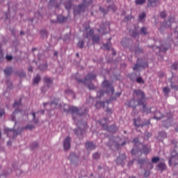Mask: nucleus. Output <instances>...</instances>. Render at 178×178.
Masks as SVG:
<instances>
[{
	"mask_svg": "<svg viewBox=\"0 0 178 178\" xmlns=\"http://www.w3.org/2000/svg\"><path fill=\"white\" fill-rule=\"evenodd\" d=\"M145 95L144 92L140 90H134V99L128 104L129 106L136 108L137 105H142L143 111H145Z\"/></svg>",
	"mask_w": 178,
	"mask_h": 178,
	"instance_id": "obj_1",
	"label": "nucleus"
},
{
	"mask_svg": "<svg viewBox=\"0 0 178 178\" xmlns=\"http://www.w3.org/2000/svg\"><path fill=\"white\" fill-rule=\"evenodd\" d=\"M95 77H97L95 76V74H89L85 78L84 83H85V84H86V86H88V88L90 90H94L95 88V86H94V84H92V83H90V81H91V80L95 79Z\"/></svg>",
	"mask_w": 178,
	"mask_h": 178,
	"instance_id": "obj_2",
	"label": "nucleus"
},
{
	"mask_svg": "<svg viewBox=\"0 0 178 178\" xmlns=\"http://www.w3.org/2000/svg\"><path fill=\"white\" fill-rule=\"evenodd\" d=\"M64 111L65 112H69V111L70 112H72V113H76V115H83V113H81V109H79L77 108V107H74V106H69V105L65 104L64 105Z\"/></svg>",
	"mask_w": 178,
	"mask_h": 178,
	"instance_id": "obj_3",
	"label": "nucleus"
},
{
	"mask_svg": "<svg viewBox=\"0 0 178 178\" xmlns=\"http://www.w3.org/2000/svg\"><path fill=\"white\" fill-rule=\"evenodd\" d=\"M92 3V0H83V3L78 7V12H84L86 8H88Z\"/></svg>",
	"mask_w": 178,
	"mask_h": 178,
	"instance_id": "obj_4",
	"label": "nucleus"
},
{
	"mask_svg": "<svg viewBox=\"0 0 178 178\" xmlns=\"http://www.w3.org/2000/svg\"><path fill=\"white\" fill-rule=\"evenodd\" d=\"M4 131L7 134L8 137H11V138H15L17 136V131L15 130L5 129Z\"/></svg>",
	"mask_w": 178,
	"mask_h": 178,
	"instance_id": "obj_5",
	"label": "nucleus"
},
{
	"mask_svg": "<svg viewBox=\"0 0 178 178\" xmlns=\"http://www.w3.org/2000/svg\"><path fill=\"white\" fill-rule=\"evenodd\" d=\"M169 163L170 165H173L174 166L178 165V154H176L175 156H172L171 158L169 159Z\"/></svg>",
	"mask_w": 178,
	"mask_h": 178,
	"instance_id": "obj_6",
	"label": "nucleus"
},
{
	"mask_svg": "<svg viewBox=\"0 0 178 178\" xmlns=\"http://www.w3.org/2000/svg\"><path fill=\"white\" fill-rule=\"evenodd\" d=\"M70 141H71V139L69 137H67L65 139L63 146H64V149L65 151H69V149H70Z\"/></svg>",
	"mask_w": 178,
	"mask_h": 178,
	"instance_id": "obj_7",
	"label": "nucleus"
},
{
	"mask_svg": "<svg viewBox=\"0 0 178 178\" xmlns=\"http://www.w3.org/2000/svg\"><path fill=\"white\" fill-rule=\"evenodd\" d=\"M47 105H49V106H51V108H52L53 109L54 108H59L61 106L59 103H56V102H51L50 104L49 103H44V108H45V106H47Z\"/></svg>",
	"mask_w": 178,
	"mask_h": 178,
	"instance_id": "obj_8",
	"label": "nucleus"
},
{
	"mask_svg": "<svg viewBox=\"0 0 178 178\" xmlns=\"http://www.w3.org/2000/svg\"><path fill=\"white\" fill-rule=\"evenodd\" d=\"M157 5H159V0H148L147 1V6L155 7Z\"/></svg>",
	"mask_w": 178,
	"mask_h": 178,
	"instance_id": "obj_9",
	"label": "nucleus"
},
{
	"mask_svg": "<svg viewBox=\"0 0 178 178\" xmlns=\"http://www.w3.org/2000/svg\"><path fill=\"white\" fill-rule=\"evenodd\" d=\"M102 85H103L104 87H106V88H109V90H110V91H111V92H113V88L112 87V86L111 85L109 81H104L103 82Z\"/></svg>",
	"mask_w": 178,
	"mask_h": 178,
	"instance_id": "obj_10",
	"label": "nucleus"
},
{
	"mask_svg": "<svg viewBox=\"0 0 178 178\" xmlns=\"http://www.w3.org/2000/svg\"><path fill=\"white\" fill-rule=\"evenodd\" d=\"M96 147L97 146L92 142H88L86 144V148H87V149H95Z\"/></svg>",
	"mask_w": 178,
	"mask_h": 178,
	"instance_id": "obj_11",
	"label": "nucleus"
},
{
	"mask_svg": "<svg viewBox=\"0 0 178 178\" xmlns=\"http://www.w3.org/2000/svg\"><path fill=\"white\" fill-rule=\"evenodd\" d=\"M106 29H109V26L103 24L102 26L99 29V33H102V34H106Z\"/></svg>",
	"mask_w": 178,
	"mask_h": 178,
	"instance_id": "obj_12",
	"label": "nucleus"
},
{
	"mask_svg": "<svg viewBox=\"0 0 178 178\" xmlns=\"http://www.w3.org/2000/svg\"><path fill=\"white\" fill-rule=\"evenodd\" d=\"M14 108H15V111L14 113H16L17 112H20V110H19V108L22 106V104H20V99L19 102H15L13 105Z\"/></svg>",
	"mask_w": 178,
	"mask_h": 178,
	"instance_id": "obj_13",
	"label": "nucleus"
},
{
	"mask_svg": "<svg viewBox=\"0 0 178 178\" xmlns=\"http://www.w3.org/2000/svg\"><path fill=\"white\" fill-rule=\"evenodd\" d=\"M57 19L60 23H63V22H66V20H67V18L63 17V15H58Z\"/></svg>",
	"mask_w": 178,
	"mask_h": 178,
	"instance_id": "obj_14",
	"label": "nucleus"
},
{
	"mask_svg": "<svg viewBox=\"0 0 178 178\" xmlns=\"http://www.w3.org/2000/svg\"><path fill=\"white\" fill-rule=\"evenodd\" d=\"M64 6L65 7V9H67L69 10V9L72 8V1L69 0L68 1H66L64 3Z\"/></svg>",
	"mask_w": 178,
	"mask_h": 178,
	"instance_id": "obj_15",
	"label": "nucleus"
},
{
	"mask_svg": "<svg viewBox=\"0 0 178 178\" xmlns=\"http://www.w3.org/2000/svg\"><path fill=\"white\" fill-rule=\"evenodd\" d=\"M158 168L160 170H165V169H166V165H165L163 163H160L158 165Z\"/></svg>",
	"mask_w": 178,
	"mask_h": 178,
	"instance_id": "obj_16",
	"label": "nucleus"
},
{
	"mask_svg": "<svg viewBox=\"0 0 178 178\" xmlns=\"http://www.w3.org/2000/svg\"><path fill=\"white\" fill-rule=\"evenodd\" d=\"M104 106H105L104 102H97L96 103V108H104Z\"/></svg>",
	"mask_w": 178,
	"mask_h": 178,
	"instance_id": "obj_17",
	"label": "nucleus"
},
{
	"mask_svg": "<svg viewBox=\"0 0 178 178\" xmlns=\"http://www.w3.org/2000/svg\"><path fill=\"white\" fill-rule=\"evenodd\" d=\"M93 42H99V35H94L92 38Z\"/></svg>",
	"mask_w": 178,
	"mask_h": 178,
	"instance_id": "obj_18",
	"label": "nucleus"
},
{
	"mask_svg": "<svg viewBox=\"0 0 178 178\" xmlns=\"http://www.w3.org/2000/svg\"><path fill=\"white\" fill-rule=\"evenodd\" d=\"M162 118H163V115H162L159 112L156 113V114L154 115L155 119L159 120V119H162Z\"/></svg>",
	"mask_w": 178,
	"mask_h": 178,
	"instance_id": "obj_19",
	"label": "nucleus"
},
{
	"mask_svg": "<svg viewBox=\"0 0 178 178\" xmlns=\"http://www.w3.org/2000/svg\"><path fill=\"white\" fill-rule=\"evenodd\" d=\"M163 92H164L165 95H168V94H169V92H170V88H169V87L163 88Z\"/></svg>",
	"mask_w": 178,
	"mask_h": 178,
	"instance_id": "obj_20",
	"label": "nucleus"
},
{
	"mask_svg": "<svg viewBox=\"0 0 178 178\" xmlns=\"http://www.w3.org/2000/svg\"><path fill=\"white\" fill-rule=\"evenodd\" d=\"M41 80V78L40 77V75H37L35 78L33 79L34 84H38Z\"/></svg>",
	"mask_w": 178,
	"mask_h": 178,
	"instance_id": "obj_21",
	"label": "nucleus"
},
{
	"mask_svg": "<svg viewBox=\"0 0 178 178\" xmlns=\"http://www.w3.org/2000/svg\"><path fill=\"white\" fill-rule=\"evenodd\" d=\"M5 74L9 76L12 73V68L9 67L4 70Z\"/></svg>",
	"mask_w": 178,
	"mask_h": 178,
	"instance_id": "obj_22",
	"label": "nucleus"
},
{
	"mask_svg": "<svg viewBox=\"0 0 178 178\" xmlns=\"http://www.w3.org/2000/svg\"><path fill=\"white\" fill-rule=\"evenodd\" d=\"M83 131L80 128H78L77 130H75V133H76V136H81V134H83Z\"/></svg>",
	"mask_w": 178,
	"mask_h": 178,
	"instance_id": "obj_23",
	"label": "nucleus"
},
{
	"mask_svg": "<svg viewBox=\"0 0 178 178\" xmlns=\"http://www.w3.org/2000/svg\"><path fill=\"white\" fill-rule=\"evenodd\" d=\"M145 17V13H142L141 14L139 15V21L143 22Z\"/></svg>",
	"mask_w": 178,
	"mask_h": 178,
	"instance_id": "obj_24",
	"label": "nucleus"
},
{
	"mask_svg": "<svg viewBox=\"0 0 178 178\" xmlns=\"http://www.w3.org/2000/svg\"><path fill=\"white\" fill-rule=\"evenodd\" d=\"M44 83H46V84H51V83H52V80L51 78L46 76L44 77Z\"/></svg>",
	"mask_w": 178,
	"mask_h": 178,
	"instance_id": "obj_25",
	"label": "nucleus"
},
{
	"mask_svg": "<svg viewBox=\"0 0 178 178\" xmlns=\"http://www.w3.org/2000/svg\"><path fill=\"white\" fill-rule=\"evenodd\" d=\"M146 0H136V5H143L145 3Z\"/></svg>",
	"mask_w": 178,
	"mask_h": 178,
	"instance_id": "obj_26",
	"label": "nucleus"
},
{
	"mask_svg": "<svg viewBox=\"0 0 178 178\" xmlns=\"http://www.w3.org/2000/svg\"><path fill=\"white\" fill-rule=\"evenodd\" d=\"M94 34V30L90 29L89 32L86 34V38H88L89 37H91Z\"/></svg>",
	"mask_w": 178,
	"mask_h": 178,
	"instance_id": "obj_27",
	"label": "nucleus"
},
{
	"mask_svg": "<svg viewBox=\"0 0 178 178\" xmlns=\"http://www.w3.org/2000/svg\"><path fill=\"white\" fill-rule=\"evenodd\" d=\"M152 162L153 163H157V162H159V156H157V157H153V158L152 159Z\"/></svg>",
	"mask_w": 178,
	"mask_h": 178,
	"instance_id": "obj_28",
	"label": "nucleus"
},
{
	"mask_svg": "<svg viewBox=\"0 0 178 178\" xmlns=\"http://www.w3.org/2000/svg\"><path fill=\"white\" fill-rule=\"evenodd\" d=\"M78 47L79 48H83V47H84V41L83 40H80L78 43Z\"/></svg>",
	"mask_w": 178,
	"mask_h": 178,
	"instance_id": "obj_29",
	"label": "nucleus"
},
{
	"mask_svg": "<svg viewBox=\"0 0 178 178\" xmlns=\"http://www.w3.org/2000/svg\"><path fill=\"white\" fill-rule=\"evenodd\" d=\"M172 69H174V70H177L178 69V63H175L172 65Z\"/></svg>",
	"mask_w": 178,
	"mask_h": 178,
	"instance_id": "obj_30",
	"label": "nucleus"
},
{
	"mask_svg": "<svg viewBox=\"0 0 178 178\" xmlns=\"http://www.w3.org/2000/svg\"><path fill=\"white\" fill-rule=\"evenodd\" d=\"M40 33L44 35V37H47L48 35V31H47L46 30L40 31Z\"/></svg>",
	"mask_w": 178,
	"mask_h": 178,
	"instance_id": "obj_31",
	"label": "nucleus"
},
{
	"mask_svg": "<svg viewBox=\"0 0 178 178\" xmlns=\"http://www.w3.org/2000/svg\"><path fill=\"white\" fill-rule=\"evenodd\" d=\"M171 88H173L174 90H178V86L175 85V83H171Z\"/></svg>",
	"mask_w": 178,
	"mask_h": 178,
	"instance_id": "obj_32",
	"label": "nucleus"
},
{
	"mask_svg": "<svg viewBox=\"0 0 178 178\" xmlns=\"http://www.w3.org/2000/svg\"><path fill=\"white\" fill-rule=\"evenodd\" d=\"M104 47L106 49H111V44L109 43L104 44Z\"/></svg>",
	"mask_w": 178,
	"mask_h": 178,
	"instance_id": "obj_33",
	"label": "nucleus"
},
{
	"mask_svg": "<svg viewBox=\"0 0 178 178\" xmlns=\"http://www.w3.org/2000/svg\"><path fill=\"white\" fill-rule=\"evenodd\" d=\"M161 17H162L163 19H165V17H166V13L165 11L161 12L160 14Z\"/></svg>",
	"mask_w": 178,
	"mask_h": 178,
	"instance_id": "obj_34",
	"label": "nucleus"
},
{
	"mask_svg": "<svg viewBox=\"0 0 178 178\" xmlns=\"http://www.w3.org/2000/svg\"><path fill=\"white\" fill-rule=\"evenodd\" d=\"M140 33H142V34H147V29L145 28H142L140 29Z\"/></svg>",
	"mask_w": 178,
	"mask_h": 178,
	"instance_id": "obj_35",
	"label": "nucleus"
},
{
	"mask_svg": "<svg viewBox=\"0 0 178 178\" xmlns=\"http://www.w3.org/2000/svg\"><path fill=\"white\" fill-rule=\"evenodd\" d=\"M136 81H137V83H144V81H143V78H141V77L137 78Z\"/></svg>",
	"mask_w": 178,
	"mask_h": 178,
	"instance_id": "obj_36",
	"label": "nucleus"
},
{
	"mask_svg": "<svg viewBox=\"0 0 178 178\" xmlns=\"http://www.w3.org/2000/svg\"><path fill=\"white\" fill-rule=\"evenodd\" d=\"M5 115V110L4 109H0V118H2Z\"/></svg>",
	"mask_w": 178,
	"mask_h": 178,
	"instance_id": "obj_37",
	"label": "nucleus"
},
{
	"mask_svg": "<svg viewBox=\"0 0 178 178\" xmlns=\"http://www.w3.org/2000/svg\"><path fill=\"white\" fill-rule=\"evenodd\" d=\"M93 158H94V159H98V158H99V153L94 154Z\"/></svg>",
	"mask_w": 178,
	"mask_h": 178,
	"instance_id": "obj_38",
	"label": "nucleus"
},
{
	"mask_svg": "<svg viewBox=\"0 0 178 178\" xmlns=\"http://www.w3.org/2000/svg\"><path fill=\"white\" fill-rule=\"evenodd\" d=\"M25 129H27L29 130H31L32 129H34V126L33 125H27Z\"/></svg>",
	"mask_w": 178,
	"mask_h": 178,
	"instance_id": "obj_39",
	"label": "nucleus"
},
{
	"mask_svg": "<svg viewBox=\"0 0 178 178\" xmlns=\"http://www.w3.org/2000/svg\"><path fill=\"white\" fill-rule=\"evenodd\" d=\"M32 115L33 116V120H34L35 123H38V120H35V115H37V113H33Z\"/></svg>",
	"mask_w": 178,
	"mask_h": 178,
	"instance_id": "obj_40",
	"label": "nucleus"
},
{
	"mask_svg": "<svg viewBox=\"0 0 178 178\" xmlns=\"http://www.w3.org/2000/svg\"><path fill=\"white\" fill-rule=\"evenodd\" d=\"M143 151L145 154H148L151 150L149 149V148H144Z\"/></svg>",
	"mask_w": 178,
	"mask_h": 178,
	"instance_id": "obj_41",
	"label": "nucleus"
},
{
	"mask_svg": "<svg viewBox=\"0 0 178 178\" xmlns=\"http://www.w3.org/2000/svg\"><path fill=\"white\" fill-rule=\"evenodd\" d=\"M65 92L67 94H73V91L72 90H70V89L65 90Z\"/></svg>",
	"mask_w": 178,
	"mask_h": 178,
	"instance_id": "obj_42",
	"label": "nucleus"
},
{
	"mask_svg": "<svg viewBox=\"0 0 178 178\" xmlns=\"http://www.w3.org/2000/svg\"><path fill=\"white\" fill-rule=\"evenodd\" d=\"M13 58V57L12 56H6L7 60H12Z\"/></svg>",
	"mask_w": 178,
	"mask_h": 178,
	"instance_id": "obj_43",
	"label": "nucleus"
},
{
	"mask_svg": "<svg viewBox=\"0 0 178 178\" xmlns=\"http://www.w3.org/2000/svg\"><path fill=\"white\" fill-rule=\"evenodd\" d=\"M109 9H112V10L115 12V10H116V6H112L109 8Z\"/></svg>",
	"mask_w": 178,
	"mask_h": 178,
	"instance_id": "obj_44",
	"label": "nucleus"
},
{
	"mask_svg": "<svg viewBox=\"0 0 178 178\" xmlns=\"http://www.w3.org/2000/svg\"><path fill=\"white\" fill-rule=\"evenodd\" d=\"M58 0H50L51 5H55V2H57Z\"/></svg>",
	"mask_w": 178,
	"mask_h": 178,
	"instance_id": "obj_45",
	"label": "nucleus"
},
{
	"mask_svg": "<svg viewBox=\"0 0 178 178\" xmlns=\"http://www.w3.org/2000/svg\"><path fill=\"white\" fill-rule=\"evenodd\" d=\"M139 67H140V65H138V64H136L134 66V70H137V69H138Z\"/></svg>",
	"mask_w": 178,
	"mask_h": 178,
	"instance_id": "obj_46",
	"label": "nucleus"
},
{
	"mask_svg": "<svg viewBox=\"0 0 178 178\" xmlns=\"http://www.w3.org/2000/svg\"><path fill=\"white\" fill-rule=\"evenodd\" d=\"M2 52V45L0 44V54Z\"/></svg>",
	"mask_w": 178,
	"mask_h": 178,
	"instance_id": "obj_47",
	"label": "nucleus"
},
{
	"mask_svg": "<svg viewBox=\"0 0 178 178\" xmlns=\"http://www.w3.org/2000/svg\"><path fill=\"white\" fill-rule=\"evenodd\" d=\"M107 112H110V113H112V109H108Z\"/></svg>",
	"mask_w": 178,
	"mask_h": 178,
	"instance_id": "obj_48",
	"label": "nucleus"
},
{
	"mask_svg": "<svg viewBox=\"0 0 178 178\" xmlns=\"http://www.w3.org/2000/svg\"><path fill=\"white\" fill-rule=\"evenodd\" d=\"M99 94H100V95H103V94H104V92H102V91H100V92H99Z\"/></svg>",
	"mask_w": 178,
	"mask_h": 178,
	"instance_id": "obj_49",
	"label": "nucleus"
},
{
	"mask_svg": "<svg viewBox=\"0 0 178 178\" xmlns=\"http://www.w3.org/2000/svg\"><path fill=\"white\" fill-rule=\"evenodd\" d=\"M138 141V139H134V143H136Z\"/></svg>",
	"mask_w": 178,
	"mask_h": 178,
	"instance_id": "obj_50",
	"label": "nucleus"
},
{
	"mask_svg": "<svg viewBox=\"0 0 178 178\" xmlns=\"http://www.w3.org/2000/svg\"><path fill=\"white\" fill-rule=\"evenodd\" d=\"M111 129H116V127L113 125V126L111 127Z\"/></svg>",
	"mask_w": 178,
	"mask_h": 178,
	"instance_id": "obj_51",
	"label": "nucleus"
},
{
	"mask_svg": "<svg viewBox=\"0 0 178 178\" xmlns=\"http://www.w3.org/2000/svg\"><path fill=\"white\" fill-rule=\"evenodd\" d=\"M131 154H134V149H133L131 150Z\"/></svg>",
	"mask_w": 178,
	"mask_h": 178,
	"instance_id": "obj_52",
	"label": "nucleus"
},
{
	"mask_svg": "<svg viewBox=\"0 0 178 178\" xmlns=\"http://www.w3.org/2000/svg\"><path fill=\"white\" fill-rule=\"evenodd\" d=\"M88 27L89 26H88V27L86 28V31H88Z\"/></svg>",
	"mask_w": 178,
	"mask_h": 178,
	"instance_id": "obj_53",
	"label": "nucleus"
},
{
	"mask_svg": "<svg viewBox=\"0 0 178 178\" xmlns=\"http://www.w3.org/2000/svg\"><path fill=\"white\" fill-rule=\"evenodd\" d=\"M20 34H21V35L24 34V31H21V32H20Z\"/></svg>",
	"mask_w": 178,
	"mask_h": 178,
	"instance_id": "obj_54",
	"label": "nucleus"
},
{
	"mask_svg": "<svg viewBox=\"0 0 178 178\" xmlns=\"http://www.w3.org/2000/svg\"><path fill=\"white\" fill-rule=\"evenodd\" d=\"M110 131H111V133H115V131L110 129Z\"/></svg>",
	"mask_w": 178,
	"mask_h": 178,
	"instance_id": "obj_55",
	"label": "nucleus"
},
{
	"mask_svg": "<svg viewBox=\"0 0 178 178\" xmlns=\"http://www.w3.org/2000/svg\"><path fill=\"white\" fill-rule=\"evenodd\" d=\"M99 9L102 10V12H104V9L102 8H100Z\"/></svg>",
	"mask_w": 178,
	"mask_h": 178,
	"instance_id": "obj_56",
	"label": "nucleus"
},
{
	"mask_svg": "<svg viewBox=\"0 0 178 178\" xmlns=\"http://www.w3.org/2000/svg\"><path fill=\"white\" fill-rule=\"evenodd\" d=\"M29 70H30L31 72H33V68H29Z\"/></svg>",
	"mask_w": 178,
	"mask_h": 178,
	"instance_id": "obj_57",
	"label": "nucleus"
},
{
	"mask_svg": "<svg viewBox=\"0 0 178 178\" xmlns=\"http://www.w3.org/2000/svg\"><path fill=\"white\" fill-rule=\"evenodd\" d=\"M44 69H47V65H44Z\"/></svg>",
	"mask_w": 178,
	"mask_h": 178,
	"instance_id": "obj_58",
	"label": "nucleus"
},
{
	"mask_svg": "<svg viewBox=\"0 0 178 178\" xmlns=\"http://www.w3.org/2000/svg\"><path fill=\"white\" fill-rule=\"evenodd\" d=\"M152 168H154V165H152V164L151 165V169H152Z\"/></svg>",
	"mask_w": 178,
	"mask_h": 178,
	"instance_id": "obj_59",
	"label": "nucleus"
},
{
	"mask_svg": "<svg viewBox=\"0 0 178 178\" xmlns=\"http://www.w3.org/2000/svg\"><path fill=\"white\" fill-rule=\"evenodd\" d=\"M42 115H44V111H41Z\"/></svg>",
	"mask_w": 178,
	"mask_h": 178,
	"instance_id": "obj_60",
	"label": "nucleus"
},
{
	"mask_svg": "<svg viewBox=\"0 0 178 178\" xmlns=\"http://www.w3.org/2000/svg\"><path fill=\"white\" fill-rule=\"evenodd\" d=\"M85 113H87V109L85 110Z\"/></svg>",
	"mask_w": 178,
	"mask_h": 178,
	"instance_id": "obj_61",
	"label": "nucleus"
},
{
	"mask_svg": "<svg viewBox=\"0 0 178 178\" xmlns=\"http://www.w3.org/2000/svg\"><path fill=\"white\" fill-rule=\"evenodd\" d=\"M147 173H148V172H146L145 173V176H147Z\"/></svg>",
	"mask_w": 178,
	"mask_h": 178,
	"instance_id": "obj_62",
	"label": "nucleus"
},
{
	"mask_svg": "<svg viewBox=\"0 0 178 178\" xmlns=\"http://www.w3.org/2000/svg\"><path fill=\"white\" fill-rule=\"evenodd\" d=\"M135 126H138L137 124L136 123V121H135Z\"/></svg>",
	"mask_w": 178,
	"mask_h": 178,
	"instance_id": "obj_63",
	"label": "nucleus"
},
{
	"mask_svg": "<svg viewBox=\"0 0 178 178\" xmlns=\"http://www.w3.org/2000/svg\"><path fill=\"white\" fill-rule=\"evenodd\" d=\"M76 56H79V53L76 54Z\"/></svg>",
	"mask_w": 178,
	"mask_h": 178,
	"instance_id": "obj_64",
	"label": "nucleus"
}]
</instances>
